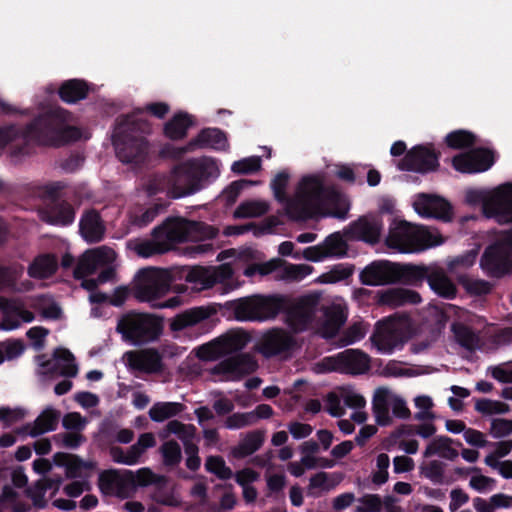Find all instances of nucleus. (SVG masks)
Here are the masks:
<instances>
[{
	"mask_svg": "<svg viewBox=\"0 0 512 512\" xmlns=\"http://www.w3.org/2000/svg\"><path fill=\"white\" fill-rule=\"evenodd\" d=\"M171 287V277L166 270L144 268L137 274L134 296L140 302H151L165 296Z\"/></svg>",
	"mask_w": 512,
	"mask_h": 512,
	"instance_id": "nucleus-13",
	"label": "nucleus"
},
{
	"mask_svg": "<svg viewBox=\"0 0 512 512\" xmlns=\"http://www.w3.org/2000/svg\"><path fill=\"white\" fill-rule=\"evenodd\" d=\"M163 463L167 466H176L182 459L181 447L175 440L164 442L160 447Z\"/></svg>",
	"mask_w": 512,
	"mask_h": 512,
	"instance_id": "nucleus-53",
	"label": "nucleus"
},
{
	"mask_svg": "<svg viewBox=\"0 0 512 512\" xmlns=\"http://www.w3.org/2000/svg\"><path fill=\"white\" fill-rule=\"evenodd\" d=\"M393 262L376 260L365 266L359 273V281L367 286L393 284Z\"/></svg>",
	"mask_w": 512,
	"mask_h": 512,
	"instance_id": "nucleus-27",
	"label": "nucleus"
},
{
	"mask_svg": "<svg viewBox=\"0 0 512 512\" xmlns=\"http://www.w3.org/2000/svg\"><path fill=\"white\" fill-rule=\"evenodd\" d=\"M106 227L100 213L96 209H87L79 221V233L90 244L99 243L104 239Z\"/></svg>",
	"mask_w": 512,
	"mask_h": 512,
	"instance_id": "nucleus-29",
	"label": "nucleus"
},
{
	"mask_svg": "<svg viewBox=\"0 0 512 512\" xmlns=\"http://www.w3.org/2000/svg\"><path fill=\"white\" fill-rule=\"evenodd\" d=\"M53 463L65 468L67 478L88 480L97 475V480H167L164 476L154 475L150 469L141 468L136 473L128 469H107L99 471L94 461H84L77 455L57 452Z\"/></svg>",
	"mask_w": 512,
	"mask_h": 512,
	"instance_id": "nucleus-5",
	"label": "nucleus"
},
{
	"mask_svg": "<svg viewBox=\"0 0 512 512\" xmlns=\"http://www.w3.org/2000/svg\"><path fill=\"white\" fill-rule=\"evenodd\" d=\"M313 267L307 264H289L284 268V278L292 281H300L310 275Z\"/></svg>",
	"mask_w": 512,
	"mask_h": 512,
	"instance_id": "nucleus-58",
	"label": "nucleus"
},
{
	"mask_svg": "<svg viewBox=\"0 0 512 512\" xmlns=\"http://www.w3.org/2000/svg\"><path fill=\"white\" fill-rule=\"evenodd\" d=\"M205 468L208 472L217 476L219 480H230L233 475L232 470L226 465L221 456L207 457Z\"/></svg>",
	"mask_w": 512,
	"mask_h": 512,
	"instance_id": "nucleus-52",
	"label": "nucleus"
},
{
	"mask_svg": "<svg viewBox=\"0 0 512 512\" xmlns=\"http://www.w3.org/2000/svg\"><path fill=\"white\" fill-rule=\"evenodd\" d=\"M439 243L425 227L412 225L406 221H400L391 226L385 238V244L389 248L401 253L422 251Z\"/></svg>",
	"mask_w": 512,
	"mask_h": 512,
	"instance_id": "nucleus-11",
	"label": "nucleus"
},
{
	"mask_svg": "<svg viewBox=\"0 0 512 512\" xmlns=\"http://www.w3.org/2000/svg\"><path fill=\"white\" fill-rule=\"evenodd\" d=\"M58 270V259L55 254L45 253L34 257V279H47Z\"/></svg>",
	"mask_w": 512,
	"mask_h": 512,
	"instance_id": "nucleus-41",
	"label": "nucleus"
},
{
	"mask_svg": "<svg viewBox=\"0 0 512 512\" xmlns=\"http://www.w3.org/2000/svg\"><path fill=\"white\" fill-rule=\"evenodd\" d=\"M253 463L260 468H266L265 480H286L283 470L280 473H272L273 464L271 463L270 453L254 457Z\"/></svg>",
	"mask_w": 512,
	"mask_h": 512,
	"instance_id": "nucleus-56",
	"label": "nucleus"
},
{
	"mask_svg": "<svg viewBox=\"0 0 512 512\" xmlns=\"http://www.w3.org/2000/svg\"><path fill=\"white\" fill-rule=\"evenodd\" d=\"M410 337V316L407 313H395L376 322L370 341L379 352L391 354L401 349Z\"/></svg>",
	"mask_w": 512,
	"mask_h": 512,
	"instance_id": "nucleus-9",
	"label": "nucleus"
},
{
	"mask_svg": "<svg viewBox=\"0 0 512 512\" xmlns=\"http://www.w3.org/2000/svg\"><path fill=\"white\" fill-rule=\"evenodd\" d=\"M420 294L408 288L392 287L377 293V303L391 308L416 305L421 302Z\"/></svg>",
	"mask_w": 512,
	"mask_h": 512,
	"instance_id": "nucleus-30",
	"label": "nucleus"
},
{
	"mask_svg": "<svg viewBox=\"0 0 512 512\" xmlns=\"http://www.w3.org/2000/svg\"><path fill=\"white\" fill-rule=\"evenodd\" d=\"M254 182L247 179H240L233 181L222 193V198L226 205H232L236 202L241 191L246 187L252 185Z\"/></svg>",
	"mask_w": 512,
	"mask_h": 512,
	"instance_id": "nucleus-55",
	"label": "nucleus"
},
{
	"mask_svg": "<svg viewBox=\"0 0 512 512\" xmlns=\"http://www.w3.org/2000/svg\"><path fill=\"white\" fill-rule=\"evenodd\" d=\"M219 174V167L213 158L188 159L172 169L168 193L174 199L195 194L218 178Z\"/></svg>",
	"mask_w": 512,
	"mask_h": 512,
	"instance_id": "nucleus-4",
	"label": "nucleus"
},
{
	"mask_svg": "<svg viewBox=\"0 0 512 512\" xmlns=\"http://www.w3.org/2000/svg\"><path fill=\"white\" fill-rule=\"evenodd\" d=\"M163 328V317L129 311L118 320L116 330L125 341L134 345H143L157 341L163 333Z\"/></svg>",
	"mask_w": 512,
	"mask_h": 512,
	"instance_id": "nucleus-8",
	"label": "nucleus"
},
{
	"mask_svg": "<svg viewBox=\"0 0 512 512\" xmlns=\"http://www.w3.org/2000/svg\"><path fill=\"white\" fill-rule=\"evenodd\" d=\"M248 341L249 337L244 332H229L201 345L196 355L200 360H216L223 355L242 350Z\"/></svg>",
	"mask_w": 512,
	"mask_h": 512,
	"instance_id": "nucleus-19",
	"label": "nucleus"
},
{
	"mask_svg": "<svg viewBox=\"0 0 512 512\" xmlns=\"http://www.w3.org/2000/svg\"><path fill=\"white\" fill-rule=\"evenodd\" d=\"M325 318V327L330 328L332 334H335L346 321V315L337 307L326 310Z\"/></svg>",
	"mask_w": 512,
	"mask_h": 512,
	"instance_id": "nucleus-57",
	"label": "nucleus"
},
{
	"mask_svg": "<svg viewBox=\"0 0 512 512\" xmlns=\"http://www.w3.org/2000/svg\"><path fill=\"white\" fill-rule=\"evenodd\" d=\"M67 183L54 181L42 186H34L44 200V205L38 209L39 217L47 224L67 227L74 223L76 218L75 207L64 198L63 190Z\"/></svg>",
	"mask_w": 512,
	"mask_h": 512,
	"instance_id": "nucleus-7",
	"label": "nucleus"
},
{
	"mask_svg": "<svg viewBox=\"0 0 512 512\" xmlns=\"http://www.w3.org/2000/svg\"><path fill=\"white\" fill-rule=\"evenodd\" d=\"M253 417L252 413L249 412L233 413L227 417L225 427L233 430L253 425Z\"/></svg>",
	"mask_w": 512,
	"mask_h": 512,
	"instance_id": "nucleus-61",
	"label": "nucleus"
},
{
	"mask_svg": "<svg viewBox=\"0 0 512 512\" xmlns=\"http://www.w3.org/2000/svg\"><path fill=\"white\" fill-rule=\"evenodd\" d=\"M195 124L194 117L187 112L179 111L164 124L163 134L166 138L177 141L184 139L189 128Z\"/></svg>",
	"mask_w": 512,
	"mask_h": 512,
	"instance_id": "nucleus-33",
	"label": "nucleus"
},
{
	"mask_svg": "<svg viewBox=\"0 0 512 512\" xmlns=\"http://www.w3.org/2000/svg\"><path fill=\"white\" fill-rule=\"evenodd\" d=\"M268 211V205L257 201H246L241 203L234 211V217L238 219L258 217Z\"/></svg>",
	"mask_w": 512,
	"mask_h": 512,
	"instance_id": "nucleus-51",
	"label": "nucleus"
},
{
	"mask_svg": "<svg viewBox=\"0 0 512 512\" xmlns=\"http://www.w3.org/2000/svg\"><path fill=\"white\" fill-rule=\"evenodd\" d=\"M150 482H98L100 491L105 496L119 499L134 497L139 487L149 485Z\"/></svg>",
	"mask_w": 512,
	"mask_h": 512,
	"instance_id": "nucleus-38",
	"label": "nucleus"
},
{
	"mask_svg": "<svg viewBox=\"0 0 512 512\" xmlns=\"http://www.w3.org/2000/svg\"><path fill=\"white\" fill-rule=\"evenodd\" d=\"M170 482H151L154 485L153 499L161 504L175 506L179 503L174 489L169 485Z\"/></svg>",
	"mask_w": 512,
	"mask_h": 512,
	"instance_id": "nucleus-48",
	"label": "nucleus"
},
{
	"mask_svg": "<svg viewBox=\"0 0 512 512\" xmlns=\"http://www.w3.org/2000/svg\"><path fill=\"white\" fill-rule=\"evenodd\" d=\"M234 275L233 268L225 263L221 264L216 268L213 274H209L207 270L199 268L193 269L187 279L189 281L200 282L208 287L214 285L217 282H225L230 280Z\"/></svg>",
	"mask_w": 512,
	"mask_h": 512,
	"instance_id": "nucleus-36",
	"label": "nucleus"
},
{
	"mask_svg": "<svg viewBox=\"0 0 512 512\" xmlns=\"http://www.w3.org/2000/svg\"><path fill=\"white\" fill-rule=\"evenodd\" d=\"M480 266L490 277L501 278L512 272V241H498L483 252Z\"/></svg>",
	"mask_w": 512,
	"mask_h": 512,
	"instance_id": "nucleus-18",
	"label": "nucleus"
},
{
	"mask_svg": "<svg viewBox=\"0 0 512 512\" xmlns=\"http://www.w3.org/2000/svg\"><path fill=\"white\" fill-rule=\"evenodd\" d=\"M490 433L494 438H503L512 433V420L495 418L491 422Z\"/></svg>",
	"mask_w": 512,
	"mask_h": 512,
	"instance_id": "nucleus-62",
	"label": "nucleus"
},
{
	"mask_svg": "<svg viewBox=\"0 0 512 512\" xmlns=\"http://www.w3.org/2000/svg\"><path fill=\"white\" fill-rule=\"evenodd\" d=\"M229 147L226 133L219 128L207 127L200 130L196 137L192 138L183 147L166 145L161 154L175 159L181 158L184 154L192 152L197 148H209L216 151H225Z\"/></svg>",
	"mask_w": 512,
	"mask_h": 512,
	"instance_id": "nucleus-16",
	"label": "nucleus"
},
{
	"mask_svg": "<svg viewBox=\"0 0 512 512\" xmlns=\"http://www.w3.org/2000/svg\"><path fill=\"white\" fill-rule=\"evenodd\" d=\"M431 269L425 265L393 263V283L421 285L428 281Z\"/></svg>",
	"mask_w": 512,
	"mask_h": 512,
	"instance_id": "nucleus-31",
	"label": "nucleus"
},
{
	"mask_svg": "<svg viewBox=\"0 0 512 512\" xmlns=\"http://www.w3.org/2000/svg\"><path fill=\"white\" fill-rule=\"evenodd\" d=\"M428 284L438 296L445 299H454L457 294L456 285L441 269H433L428 278Z\"/></svg>",
	"mask_w": 512,
	"mask_h": 512,
	"instance_id": "nucleus-39",
	"label": "nucleus"
},
{
	"mask_svg": "<svg viewBox=\"0 0 512 512\" xmlns=\"http://www.w3.org/2000/svg\"><path fill=\"white\" fill-rule=\"evenodd\" d=\"M495 163L494 152L488 148L478 147L455 155L452 166L456 171L475 174L489 170Z\"/></svg>",
	"mask_w": 512,
	"mask_h": 512,
	"instance_id": "nucleus-21",
	"label": "nucleus"
},
{
	"mask_svg": "<svg viewBox=\"0 0 512 512\" xmlns=\"http://www.w3.org/2000/svg\"><path fill=\"white\" fill-rule=\"evenodd\" d=\"M261 168V159L260 157L253 156L244 158L238 161H235L232 166L231 170L240 175H248L253 174L257 171H259Z\"/></svg>",
	"mask_w": 512,
	"mask_h": 512,
	"instance_id": "nucleus-54",
	"label": "nucleus"
},
{
	"mask_svg": "<svg viewBox=\"0 0 512 512\" xmlns=\"http://www.w3.org/2000/svg\"><path fill=\"white\" fill-rule=\"evenodd\" d=\"M383 230L382 215L368 213L350 222L344 228L343 234L348 241L363 242L375 246L381 242Z\"/></svg>",
	"mask_w": 512,
	"mask_h": 512,
	"instance_id": "nucleus-17",
	"label": "nucleus"
},
{
	"mask_svg": "<svg viewBox=\"0 0 512 512\" xmlns=\"http://www.w3.org/2000/svg\"><path fill=\"white\" fill-rule=\"evenodd\" d=\"M90 88L88 83L82 79H69L64 81L59 89L60 99L67 104H75L87 98Z\"/></svg>",
	"mask_w": 512,
	"mask_h": 512,
	"instance_id": "nucleus-37",
	"label": "nucleus"
},
{
	"mask_svg": "<svg viewBox=\"0 0 512 512\" xmlns=\"http://www.w3.org/2000/svg\"><path fill=\"white\" fill-rule=\"evenodd\" d=\"M60 419V412L53 409H45L34 419V437L56 429Z\"/></svg>",
	"mask_w": 512,
	"mask_h": 512,
	"instance_id": "nucleus-44",
	"label": "nucleus"
},
{
	"mask_svg": "<svg viewBox=\"0 0 512 512\" xmlns=\"http://www.w3.org/2000/svg\"><path fill=\"white\" fill-rule=\"evenodd\" d=\"M322 245L327 257H343L347 254L348 245L339 232L327 236Z\"/></svg>",
	"mask_w": 512,
	"mask_h": 512,
	"instance_id": "nucleus-46",
	"label": "nucleus"
},
{
	"mask_svg": "<svg viewBox=\"0 0 512 512\" xmlns=\"http://www.w3.org/2000/svg\"><path fill=\"white\" fill-rule=\"evenodd\" d=\"M34 311H37L42 319L58 320L62 316V309L50 294L34 296Z\"/></svg>",
	"mask_w": 512,
	"mask_h": 512,
	"instance_id": "nucleus-40",
	"label": "nucleus"
},
{
	"mask_svg": "<svg viewBox=\"0 0 512 512\" xmlns=\"http://www.w3.org/2000/svg\"><path fill=\"white\" fill-rule=\"evenodd\" d=\"M451 331L456 342L463 348L472 351L477 347L479 338L471 327L455 321L451 325Z\"/></svg>",
	"mask_w": 512,
	"mask_h": 512,
	"instance_id": "nucleus-42",
	"label": "nucleus"
},
{
	"mask_svg": "<svg viewBox=\"0 0 512 512\" xmlns=\"http://www.w3.org/2000/svg\"><path fill=\"white\" fill-rule=\"evenodd\" d=\"M413 206L415 211L425 218H435L443 222H450L453 218L450 202L437 195L418 194Z\"/></svg>",
	"mask_w": 512,
	"mask_h": 512,
	"instance_id": "nucleus-24",
	"label": "nucleus"
},
{
	"mask_svg": "<svg viewBox=\"0 0 512 512\" xmlns=\"http://www.w3.org/2000/svg\"><path fill=\"white\" fill-rule=\"evenodd\" d=\"M71 113L60 107H52L41 116H34V144L60 148L79 141L82 131L76 126L69 125Z\"/></svg>",
	"mask_w": 512,
	"mask_h": 512,
	"instance_id": "nucleus-6",
	"label": "nucleus"
},
{
	"mask_svg": "<svg viewBox=\"0 0 512 512\" xmlns=\"http://www.w3.org/2000/svg\"><path fill=\"white\" fill-rule=\"evenodd\" d=\"M318 304L317 295H305L295 302H291L287 297L285 309L281 313L284 314V322L292 333L299 334L309 328L315 318Z\"/></svg>",
	"mask_w": 512,
	"mask_h": 512,
	"instance_id": "nucleus-14",
	"label": "nucleus"
},
{
	"mask_svg": "<svg viewBox=\"0 0 512 512\" xmlns=\"http://www.w3.org/2000/svg\"><path fill=\"white\" fill-rule=\"evenodd\" d=\"M286 171L279 172L271 181L270 186L275 199L285 203L287 216L294 221H306L314 218L321 208L328 204H336L341 193L334 185H325L319 175L304 176L293 198H289L286 188L289 182Z\"/></svg>",
	"mask_w": 512,
	"mask_h": 512,
	"instance_id": "nucleus-1",
	"label": "nucleus"
},
{
	"mask_svg": "<svg viewBox=\"0 0 512 512\" xmlns=\"http://www.w3.org/2000/svg\"><path fill=\"white\" fill-rule=\"evenodd\" d=\"M372 410L376 423L379 426H388L391 424L392 419L389 414V404L385 393L382 395L377 394L374 397L372 402Z\"/></svg>",
	"mask_w": 512,
	"mask_h": 512,
	"instance_id": "nucleus-50",
	"label": "nucleus"
},
{
	"mask_svg": "<svg viewBox=\"0 0 512 512\" xmlns=\"http://www.w3.org/2000/svg\"><path fill=\"white\" fill-rule=\"evenodd\" d=\"M148 120L135 115H120L115 121L112 142L116 156L125 164H140L146 160L149 143L145 137L151 132Z\"/></svg>",
	"mask_w": 512,
	"mask_h": 512,
	"instance_id": "nucleus-3",
	"label": "nucleus"
},
{
	"mask_svg": "<svg viewBox=\"0 0 512 512\" xmlns=\"http://www.w3.org/2000/svg\"><path fill=\"white\" fill-rule=\"evenodd\" d=\"M445 143L452 149L470 148L476 143V136L466 130H456L447 134Z\"/></svg>",
	"mask_w": 512,
	"mask_h": 512,
	"instance_id": "nucleus-47",
	"label": "nucleus"
},
{
	"mask_svg": "<svg viewBox=\"0 0 512 512\" xmlns=\"http://www.w3.org/2000/svg\"><path fill=\"white\" fill-rule=\"evenodd\" d=\"M366 335V325L362 322L353 323L349 326L341 339L343 345H350L362 340Z\"/></svg>",
	"mask_w": 512,
	"mask_h": 512,
	"instance_id": "nucleus-59",
	"label": "nucleus"
},
{
	"mask_svg": "<svg viewBox=\"0 0 512 512\" xmlns=\"http://www.w3.org/2000/svg\"><path fill=\"white\" fill-rule=\"evenodd\" d=\"M217 233V229L203 222L168 217L152 230V239L137 241L133 249L138 256L148 258L170 251L175 244L213 239Z\"/></svg>",
	"mask_w": 512,
	"mask_h": 512,
	"instance_id": "nucleus-2",
	"label": "nucleus"
},
{
	"mask_svg": "<svg viewBox=\"0 0 512 512\" xmlns=\"http://www.w3.org/2000/svg\"><path fill=\"white\" fill-rule=\"evenodd\" d=\"M356 512H380L382 510V499L378 495L368 494L358 499Z\"/></svg>",
	"mask_w": 512,
	"mask_h": 512,
	"instance_id": "nucleus-60",
	"label": "nucleus"
},
{
	"mask_svg": "<svg viewBox=\"0 0 512 512\" xmlns=\"http://www.w3.org/2000/svg\"><path fill=\"white\" fill-rule=\"evenodd\" d=\"M184 405L178 402H157L149 410V416L154 422H163L182 412Z\"/></svg>",
	"mask_w": 512,
	"mask_h": 512,
	"instance_id": "nucleus-43",
	"label": "nucleus"
},
{
	"mask_svg": "<svg viewBox=\"0 0 512 512\" xmlns=\"http://www.w3.org/2000/svg\"><path fill=\"white\" fill-rule=\"evenodd\" d=\"M216 310L210 306H198L177 314L170 322V329L174 332L182 331L210 318Z\"/></svg>",
	"mask_w": 512,
	"mask_h": 512,
	"instance_id": "nucleus-32",
	"label": "nucleus"
},
{
	"mask_svg": "<svg viewBox=\"0 0 512 512\" xmlns=\"http://www.w3.org/2000/svg\"><path fill=\"white\" fill-rule=\"evenodd\" d=\"M35 360L41 368L40 373L44 375L60 374L65 377H76L78 374L75 357L66 348H56L51 359H47L45 354H41L36 356Z\"/></svg>",
	"mask_w": 512,
	"mask_h": 512,
	"instance_id": "nucleus-22",
	"label": "nucleus"
},
{
	"mask_svg": "<svg viewBox=\"0 0 512 512\" xmlns=\"http://www.w3.org/2000/svg\"><path fill=\"white\" fill-rule=\"evenodd\" d=\"M287 297L284 295H252L230 303L234 318L238 321L275 319L285 309Z\"/></svg>",
	"mask_w": 512,
	"mask_h": 512,
	"instance_id": "nucleus-10",
	"label": "nucleus"
},
{
	"mask_svg": "<svg viewBox=\"0 0 512 512\" xmlns=\"http://www.w3.org/2000/svg\"><path fill=\"white\" fill-rule=\"evenodd\" d=\"M191 495L198 499L199 504L207 506L211 512L232 510L236 504L235 495L222 484L216 485L209 496L204 483L197 482L191 489Z\"/></svg>",
	"mask_w": 512,
	"mask_h": 512,
	"instance_id": "nucleus-23",
	"label": "nucleus"
},
{
	"mask_svg": "<svg viewBox=\"0 0 512 512\" xmlns=\"http://www.w3.org/2000/svg\"><path fill=\"white\" fill-rule=\"evenodd\" d=\"M466 202L471 205H482L483 213L488 218L498 221H512V183L495 188L490 194L471 189L466 192Z\"/></svg>",
	"mask_w": 512,
	"mask_h": 512,
	"instance_id": "nucleus-12",
	"label": "nucleus"
},
{
	"mask_svg": "<svg viewBox=\"0 0 512 512\" xmlns=\"http://www.w3.org/2000/svg\"><path fill=\"white\" fill-rule=\"evenodd\" d=\"M421 473L424 477L431 480H442L444 464L438 460L430 461L421 467Z\"/></svg>",
	"mask_w": 512,
	"mask_h": 512,
	"instance_id": "nucleus-64",
	"label": "nucleus"
},
{
	"mask_svg": "<svg viewBox=\"0 0 512 512\" xmlns=\"http://www.w3.org/2000/svg\"><path fill=\"white\" fill-rule=\"evenodd\" d=\"M458 283L465 289V291L472 296H482L490 293L491 284L482 279H475L469 275H459Z\"/></svg>",
	"mask_w": 512,
	"mask_h": 512,
	"instance_id": "nucleus-45",
	"label": "nucleus"
},
{
	"mask_svg": "<svg viewBox=\"0 0 512 512\" xmlns=\"http://www.w3.org/2000/svg\"><path fill=\"white\" fill-rule=\"evenodd\" d=\"M354 266L350 264L335 265L330 271L321 274L317 278V282L322 284L336 283L343 281L352 276Z\"/></svg>",
	"mask_w": 512,
	"mask_h": 512,
	"instance_id": "nucleus-49",
	"label": "nucleus"
},
{
	"mask_svg": "<svg viewBox=\"0 0 512 512\" xmlns=\"http://www.w3.org/2000/svg\"><path fill=\"white\" fill-rule=\"evenodd\" d=\"M296 345L295 338L282 328L266 332L260 343V352L267 358L291 351Z\"/></svg>",
	"mask_w": 512,
	"mask_h": 512,
	"instance_id": "nucleus-25",
	"label": "nucleus"
},
{
	"mask_svg": "<svg viewBox=\"0 0 512 512\" xmlns=\"http://www.w3.org/2000/svg\"><path fill=\"white\" fill-rule=\"evenodd\" d=\"M104 262V253L100 248L87 250L78 259V262L73 271V277L76 280H80L89 275H92Z\"/></svg>",
	"mask_w": 512,
	"mask_h": 512,
	"instance_id": "nucleus-34",
	"label": "nucleus"
},
{
	"mask_svg": "<svg viewBox=\"0 0 512 512\" xmlns=\"http://www.w3.org/2000/svg\"><path fill=\"white\" fill-rule=\"evenodd\" d=\"M257 368L258 363L253 355L239 353L220 361L211 369V373L223 376L225 381H239L254 373Z\"/></svg>",
	"mask_w": 512,
	"mask_h": 512,
	"instance_id": "nucleus-20",
	"label": "nucleus"
},
{
	"mask_svg": "<svg viewBox=\"0 0 512 512\" xmlns=\"http://www.w3.org/2000/svg\"><path fill=\"white\" fill-rule=\"evenodd\" d=\"M337 368L345 373L359 375L370 368V357L360 349H346L335 356Z\"/></svg>",
	"mask_w": 512,
	"mask_h": 512,
	"instance_id": "nucleus-28",
	"label": "nucleus"
},
{
	"mask_svg": "<svg viewBox=\"0 0 512 512\" xmlns=\"http://www.w3.org/2000/svg\"><path fill=\"white\" fill-rule=\"evenodd\" d=\"M441 152L433 143H424L413 146L398 162L397 168L401 171L416 172L422 175L436 172L440 167Z\"/></svg>",
	"mask_w": 512,
	"mask_h": 512,
	"instance_id": "nucleus-15",
	"label": "nucleus"
},
{
	"mask_svg": "<svg viewBox=\"0 0 512 512\" xmlns=\"http://www.w3.org/2000/svg\"><path fill=\"white\" fill-rule=\"evenodd\" d=\"M126 357L129 367L133 370L147 374H158L164 370L163 357L156 348L129 351Z\"/></svg>",
	"mask_w": 512,
	"mask_h": 512,
	"instance_id": "nucleus-26",
	"label": "nucleus"
},
{
	"mask_svg": "<svg viewBox=\"0 0 512 512\" xmlns=\"http://www.w3.org/2000/svg\"><path fill=\"white\" fill-rule=\"evenodd\" d=\"M144 111L158 119H164L170 111V106L165 102H152L146 104L143 109H137L132 115L138 117V114Z\"/></svg>",
	"mask_w": 512,
	"mask_h": 512,
	"instance_id": "nucleus-63",
	"label": "nucleus"
},
{
	"mask_svg": "<svg viewBox=\"0 0 512 512\" xmlns=\"http://www.w3.org/2000/svg\"><path fill=\"white\" fill-rule=\"evenodd\" d=\"M462 447L459 440H453L448 436H436L426 447L423 456L426 458L438 455L447 460H454L458 457V451L452 447Z\"/></svg>",
	"mask_w": 512,
	"mask_h": 512,
	"instance_id": "nucleus-35",
	"label": "nucleus"
}]
</instances>
